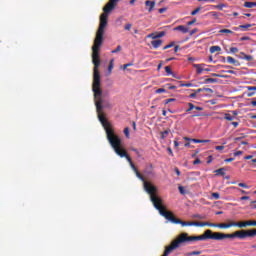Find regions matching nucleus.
Segmentation results:
<instances>
[{
    "label": "nucleus",
    "instance_id": "aec40b11",
    "mask_svg": "<svg viewBox=\"0 0 256 256\" xmlns=\"http://www.w3.org/2000/svg\"><path fill=\"white\" fill-rule=\"evenodd\" d=\"M240 55H241L240 59H244L245 61H253L252 55H247L244 52H241Z\"/></svg>",
    "mask_w": 256,
    "mask_h": 256
},
{
    "label": "nucleus",
    "instance_id": "09e8293b",
    "mask_svg": "<svg viewBox=\"0 0 256 256\" xmlns=\"http://www.w3.org/2000/svg\"><path fill=\"white\" fill-rule=\"evenodd\" d=\"M201 163V159L199 158H196L194 161H193V165H200Z\"/></svg>",
    "mask_w": 256,
    "mask_h": 256
},
{
    "label": "nucleus",
    "instance_id": "13d9d810",
    "mask_svg": "<svg viewBox=\"0 0 256 256\" xmlns=\"http://www.w3.org/2000/svg\"><path fill=\"white\" fill-rule=\"evenodd\" d=\"M166 90L164 88H159L156 90V93H165Z\"/></svg>",
    "mask_w": 256,
    "mask_h": 256
},
{
    "label": "nucleus",
    "instance_id": "0eeeda50",
    "mask_svg": "<svg viewBox=\"0 0 256 256\" xmlns=\"http://www.w3.org/2000/svg\"><path fill=\"white\" fill-rule=\"evenodd\" d=\"M118 2L119 0H109V2L104 6L103 13L100 15V25L107 26L109 14L111 11H113V9H115Z\"/></svg>",
    "mask_w": 256,
    "mask_h": 256
},
{
    "label": "nucleus",
    "instance_id": "de8ad7c7",
    "mask_svg": "<svg viewBox=\"0 0 256 256\" xmlns=\"http://www.w3.org/2000/svg\"><path fill=\"white\" fill-rule=\"evenodd\" d=\"M148 38L149 39H157V34L151 33V34L148 35Z\"/></svg>",
    "mask_w": 256,
    "mask_h": 256
},
{
    "label": "nucleus",
    "instance_id": "3c124183",
    "mask_svg": "<svg viewBox=\"0 0 256 256\" xmlns=\"http://www.w3.org/2000/svg\"><path fill=\"white\" fill-rule=\"evenodd\" d=\"M131 27H132L131 24H126V25L124 26V29H125L126 31H131Z\"/></svg>",
    "mask_w": 256,
    "mask_h": 256
},
{
    "label": "nucleus",
    "instance_id": "774afa93",
    "mask_svg": "<svg viewBox=\"0 0 256 256\" xmlns=\"http://www.w3.org/2000/svg\"><path fill=\"white\" fill-rule=\"evenodd\" d=\"M196 219H205V216H201L199 214L195 215Z\"/></svg>",
    "mask_w": 256,
    "mask_h": 256
},
{
    "label": "nucleus",
    "instance_id": "f03ea898",
    "mask_svg": "<svg viewBox=\"0 0 256 256\" xmlns=\"http://www.w3.org/2000/svg\"><path fill=\"white\" fill-rule=\"evenodd\" d=\"M160 212L161 216L165 217L167 221H171V223L181 225L182 227H217L219 225L211 222H185L179 218H176L171 211L163 212V210H160Z\"/></svg>",
    "mask_w": 256,
    "mask_h": 256
},
{
    "label": "nucleus",
    "instance_id": "2f4dec72",
    "mask_svg": "<svg viewBox=\"0 0 256 256\" xmlns=\"http://www.w3.org/2000/svg\"><path fill=\"white\" fill-rule=\"evenodd\" d=\"M205 83H217V79L215 78H208L205 80Z\"/></svg>",
    "mask_w": 256,
    "mask_h": 256
},
{
    "label": "nucleus",
    "instance_id": "a878e982",
    "mask_svg": "<svg viewBox=\"0 0 256 256\" xmlns=\"http://www.w3.org/2000/svg\"><path fill=\"white\" fill-rule=\"evenodd\" d=\"M224 119H226V121H233L235 119V116H232L231 114H226L224 115Z\"/></svg>",
    "mask_w": 256,
    "mask_h": 256
},
{
    "label": "nucleus",
    "instance_id": "f3484780",
    "mask_svg": "<svg viewBox=\"0 0 256 256\" xmlns=\"http://www.w3.org/2000/svg\"><path fill=\"white\" fill-rule=\"evenodd\" d=\"M145 6L148 7V11H149V13H151L153 11V9H155V1L147 0L145 2Z\"/></svg>",
    "mask_w": 256,
    "mask_h": 256
},
{
    "label": "nucleus",
    "instance_id": "72a5a7b5",
    "mask_svg": "<svg viewBox=\"0 0 256 256\" xmlns=\"http://www.w3.org/2000/svg\"><path fill=\"white\" fill-rule=\"evenodd\" d=\"M167 135H169V130H165V131L161 132V139H165V137H167Z\"/></svg>",
    "mask_w": 256,
    "mask_h": 256
},
{
    "label": "nucleus",
    "instance_id": "ea45409f",
    "mask_svg": "<svg viewBox=\"0 0 256 256\" xmlns=\"http://www.w3.org/2000/svg\"><path fill=\"white\" fill-rule=\"evenodd\" d=\"M230 53H239V48H237V47H231V48H230Z\"/></svg>",
    "mask_w": 256,
    "mask_h": 256
},
{
    "label": "nucleus",
    "instance_id": "2eb2a0df",
    "mask_svg": "<svg viewBox=\"0 0 256 256\" xmlns=\"http://www.w3.org/2000/svg\"><path fill=\"white\" fill-rule=\"evenodd\" d=\"M255 24H244V25H240L239 27H234V31H239V29H241V31H249L250 27H254Z\"/></svg>",
    "mask_w": 256,
    "mask_h": 256
},
{
    "label": "nucleus",
    "instance_id": "dca6fc26",
    "mask_svg": "<svg viewBox=\"0 0 256 256\" xmlns=\"http://www.w3.org/2000/svg\"><path fill=\"white\" fill-rule=\"evenodd\" d=\"M173 30L180 31L181 33H184V34L189 33V27L183 26V25L176 26Z\"/></svg>",
    "mask_w": 256,
    "mask_h": 256
},
{
    "label": "nucleus",
    "instance_id": "9b49d317",
    "mask_svg": "<svg viewBox=\"0 0 256 256\" xmlns=\"http://www.w3.org/2000/svg\"><path fill=\"white\" fill-rule=\"evenodd\" d=\"M237 225H238L239 229H243L245 227H256V221L248 220L245 222H237Z\"/></svg>",
    "mask_w": 256,
    "mask_h": 256
},
{
    "label": "nucleus",
    "instance_id": "c03bdc74",
    "mask_svg": "<svg viewBox=\"0 0 256 256\" xmlns=\"http://www.w3.org/2000/svg\"><path fill=\"white\" fill-rule=\"evenodd\" d=\"M124 135H125V137H127V139H129V127H126L124 129Z\"/></svg>",
    "mask_w": 256,
    "mask_h": 256
},
{
    "label": "nucleus",
    "instance_id": "e2e57ef3",
    "mask_svg": "<svg viewBox=\"0 0 256 256\" xmlns=\"http://www.w3.org/2000/svg\"><path fill=\"white\" fill-rule=\"evenodd\" d=\"M190 99H195L197 97V92L190 94Z\"/></svg>",
    "mask_w": 256,
    "mask_h": 256
},
{
    "label": "nucleus",
    "instance_id": "49530a36",
    "mask_svg": "<svg viewBox=\"0 0 256 256\" xmlns=\"http://www.w3.org/2000/svg\"><path fill=\"white\" fill-rule=\"evenodd\" d=\"M197 23V19H193L192 21L187 22V25L190 27L191 25H195Z\"/></svg>",
    "mask_w": 256,
    "mask_h": 256
},
{
    "label": "nucleus",
    "instance_id": "603ef678",
    "mask_svg": "<svg viewBox=\"0 0 256 256\" xmlns=\"http://www.w3.org/2000/svg\"><path fill=\"white\" fill-rule=\"evenodd\" d=\"M215 149L216 151H223V149H225V146H216Z\"/></svg>",
    "mask_w": 256,
    "mask_h": 256
},
{
    "label": "nucleus",
    "instance_id": "58836bf2",
    "mask_svg": "<svg viewBox=\"0 0 256 256\" xmlns=\"http://www.w3.org/2000/svg\"><path fill=\"white\" fill-rule=\"evenodd\" d=\"M213 199H220L221 195L218 192L212 193Z\"/></svg>",
    "mask_w": 256,
    "mask_h": 256
},
{
    "label": "nucleus",
    "instance_id": "79ce46f5",
    "mask_svg": "<svg viewBox=\"0 0 256 256\" xmlns=\"http://www.w3.org/2000/svg\"><path fill=\"white\" fill-rule=\"evenodd\" d=\"M238 187H242L243 189H249V185H247L245 183H239Z\"/></svg>",
    "mask_w": 256,
    "mask_h": 256
},
{
    "label": "nucleus",
    "instance_id": "473e14b6",
    "mask_svg": "<svg viewBox=\"0 0 256 256\" xmlns=\"http://www.w3.org/2000/svg\"><path fill=\"white\" fill-rule=\"evenodd\" d=\"M199 11H201V7H197L196 9H194V10L191 12V15H192V16H195V15H197V13H199Z\"/></svg>",
    "mask_w": 256,
    "mask_h": 256
},
{
    "label": "nucleus",
    "instance_id": "8fccbe9b",
    "mask_svg": "<svg viewBox=\"0 0 256 256\" xmlns=\"http://www.w3.org/2000/svg\"><path fill=\"white\" fill-rule=\"evenodd\" d=\"M212 77H222V78H225L227 76L221 75V74H217V73H212Z\"/></svg>",
    "mask_w": 256,
    "mask_h": 256
},
{
    "label": "nucleus",
    "instance_id": "4d7b16f0",
    "mask_svg": "<svg viewBox=\"0 0 256 256\" xmlns=\"http://www.w3.org/2000/svg\"><path fill=\"white\" fill-rule=\"evenodd\" d=\"M249 39H251L249 36H243L240 41H249Z\"/></svg>",
    "mask_w": 256,
    "mask_h": 256
},
{
    "label": "nucleus",
    "instance_id": "5701e85b",
    "mask_svg": "<svg viewBox=\"0 0 256 256\" xmlns=\"http://www.w3.org/2000/svg\"><path fill=\"white\" fill-rule=\"evenodd\" d=\"M218 51H221L220 46H211L210 47V53H217Z\"/></svg>",
    "mask_w": 256,
    "mask_h": 256
},
{
    "label": "nucleus",
    "instance_id": "052dcab7",
    "mask_svg": "<svg viewBox=\"0 0 256 256\" xmlns=\"http://www.w3.org/2000/svg\"><path fill=\"white\" fill-rule=\"evenodd\" d=\"M168 89L173 90V89H177V86L171 85V84H167Z\"/></svg>",
    "mask_w": 256,
    "mask_h": 256
},
{
    "label": "nucleus",
    "instance_id": "e433bc0d",
    "mask_svg": "<svg viewBox=\"0 0 256 256\" xmlns=\"http://www.w3.org/2000/svg\"><path fill=\"white\" fill-rule=\"evenodd\" d=\"M113 63H114V60H110V63H109V66H108V71L112 72L113 71Z\"/></svg>",
    "mask_w": 256,
    "mask_h": 256
},
{
    "label": "nucleus",
    "instance_id": "37998d69",
    "mask_svg": "<svg viewBox=\"0 0 256 256\" xmlns=\"http://www.w3.org/2000/svg\"><path fill=\"white\" fill-rule=\"evenodd\" d=\"M174 101H176L175 98H169L165 100V105H168V103H173Z\"/></svg>",
    "mask_w": 256,
    "mask_h": 256
},
{
    "label": "nucleus",
    "instance_id": "f8f14e48",
    "mask_svg": "<svg viewBox=\"0 0 256 256\" xmlns=\"http://www.w3.org/2000/svg\"><path fill=\"white\" fill-rule=\"evenodd\" d=\"M207 65L206 64H193V67L196 69V73L198 75H201V73H203V71H211V69L209 68H205Z\"/></svg>",
    "mask_w": 256,
    "mask_h": 256
},
{
    "label": "nucleus",
    "instance_id": "393cba45",
    "mask_svg": "<svg viewBox=\"0 0 256 256\" xmlns=\"http://www.w3.org/2000/svg\"><path fill=\"white\" fill-rule=\"evenodd\" d=\"M201 255V251H192L185 254V256Z\"/></svg>",
    "mask_w": 256,
    "mask_h": 256
},
{
    "label": "nucleus",
    "instance_id": "f704fd0d",
    "mask_svg": "<svg viewBox=\"0 0 256 256\" xmlns=\"http://www.w3.org/2000/svg\"><path fill=\"white\" fill-rule=\"evenodd\" d=\"M215 7V9H219V11H223V7H227V5H225V4H219V5H216V6H214Z\"/></svg>",
    "mask_w": 256,
    "mask_h": 256
},
{
    "label": "nucleus",
    "instance_id": "bb28decb",
    "mask_svg": "<svg viewBox=\"0 0 256 256\" xmlns=\"http://www.w3.org/2000/svg\"><path fill=\"white\" fill-rule=\"evenodd\" d=\"M188 109L186 110V113H191V111H193V109H195V105H193V103H188Z\"/></svg>",
    "mask_w": 256,
    "mask_h": 256
},
{
    "label": "nucleus",
    "instance_id": "9d476101",
    "mask_svg": "<svg viewBox=\"0 0 256 256\" xmlns=\"http://www.w3.org/2000/svg\"><path fill=\"white\" fill-rule=\"evenodd\" d=\"M241 239H245L247 237H255L256 236V229L252 230H240Z\"/></svg>",
    "mask_w": 256,
    "mask_h": 256
},
{
    "label": "nucleus",
    "instance_id": "1a4fd4ad",
    "mask_svg": "<svg viewBox=\"0 0 256 256\" xmlns=\"http://www.w3.org/2000/svg\"><path fill=\"white\" fill-rule=\"evenodd\" d=\"M105 25L99 24L98 30L96 32V37L94 39V44L92 46V51H100L101 45H103V35H105Z\"/></svg>",
    "mask_w": 256,
    "mask_h": 256
},
{
    "label": "nucleus",
    "instance_id": "b1692460",
    "mask_svg": "<svg viewBox=\"0 0 256 256\" xmlns=\"http://www.w3.org/2000/svg\"><path fill=\"white\" fill-rule=\"evenodd\" d=\"M214 173H215L216 175H221V176H223V175H225V168H219V169L215 170Z\"/></svg>",
    "mask_w": 256,
    "mask_h": 256
},
{
    "label": "nucleus",
    "instance_id": "864d4df0",
    "mask_svg": "<svg viewBox=\"0 0 256 256\" xmlns=\"http://www.w3.org/2000/svg\"><path fill=\"white\" fill-rule=\"evenodd\" d=\"M239 155H243V151L234 152V157H239Z\"/></svg>",
    "mask_w": 256,
    "mask_h": 256
},
{
    "label": "nucleus",
    "instance_id": "423d86ee",
    "mask_svg": "<svg viewBox=\"0 0 256 256\" xmlns=\"http://www.w3.org/2000/svg\"><path fill=\"white\" fill-rule=\"evenodd\" d=\"M110 145L115 151L116 155H119V157H125L129 164L133 163L131 156H129L127 151H125V148H123V141H121V138H116L114 141L110 142Z\"/></svg>",
    "mask_w": 256,
    "mask_h": 256
},
{
    "label": "nucleus",
    "instance_id": "ddd939ff",
    "mask_svg": "<svg viewBox=\"0 0 256 256\" xmlns=\"http://www.w3.org/2000/svg\"><path fill=\"white\" fill-rule=\"evenodd\" d=\"M217 227L218 229H231V227H238V224L237 222L219 223Z\"/></svg>",
    "mask_w": 256,
    "mask_h": 256
},
{
    "label": "nucleus",
    "instance_id": "6e6d98bb",
    "mask_svg": "<svg viewBox=\"0 0 256 256\" xmlns=\"http://www.w3.org/2000/svg\"><path fill=\"white\" fill-rule=\"evenodd\" d=\"M191 142H192V143H201L202 141H201V139L192 138V139H191Z\"/></svg>",
    "mask_w": 256,
    "mask_h": 256
},
{
    "label": "nucleus",
    "instance_id": "5fc2aeb1",
    "mask_svg": "<svg viewBox=\"0 0 256 256\" xmlns=\"http://www.w3.org/2000/svg\"><path fill=\"white\" fill-rule=\"evenodd\" d=\"M224 161H225V163H231V162L235 161V158H226Z\"/></svg>",
    "mask_w": 256,
    "mask_h": 256
},
{
    "label": "nucleus",
    "instance_id": "338daca9",
    "mask_svg": "<svg viewBox=\"0 0 256 256\" xmlns=\"http://www.w3.org/2000/svg\"><path fill=\"white\" fill-rule=\"evenodd\" d=\"M174 147H175V149L179 148V142L177 140L174 141Z\"/></svg>",
    "mask_w": 256,
    "mask_h": 256
},
{
    "label": "nucleus",
    "instance_id": "6e6552de",
    "mask_svg": "<svg viewBox=\"0 0 256 256\" xmlns=\"http://www.w3.org/2000/svg\"><path fill=\"white\" fill-rule=\"evenodd\" d=\"M92 63L93 68V81H101V73L99 72V67L101 66V57L99 56V51L92 50Z\"/></svg>",
    "mask_w": 256,
    "mask_h": 256
},
{
    "label": "nucleus",
    "instance_id": "7ed1b4c3",
    "mask_svg": "<svg viewBox=\"0 0 256 256\" xmlns=\"http://www.w3.org/2000/svg\"><path fill=\"white\" fill-rule=\"evenodd\" d=\"M188 243L191 241H207V239H212L213 241H223L225 239V233L213 232L211 230H206L203 235L200 236H189L187 234Z\"/></svg>",
    "mask_w": 256,
    "mask_h": 256
},
{
    "label": "nucleus",
    "instance_id": "6ab92c4d",
    "mask_svg": "<svg viewBox=\"0 0 256 256\" xmlns=\"http://www.w3.org/2000/svg\"><path fill=\"white\" fill-rule=\"evenodd\" d=\"M227 63H230V65H235L236 67L239 65V61H237L235 58L228 56Z\"/></svg>",
    "mask_w": 256,
    "mask_h": 256
},
{
    "label": "nucleus",
    "instance_id": "20e7f679",
    "mask_svg": "<svg viewBox=\"0 0 256 256\" xmlns=\"http://www.w3.org/2000/svg\"><path fill=\"white\" fill-rule=\"evenodd\" d=\"M92 91L94 93V101L96 111L99 113L103 111V105H105V99L103 98V90L101 89V80L92 82Z\"/></svg>",
    "mask_w": 256,
    "mask_h": 256
},
{
    "label": "nucleus",
    "instance_id": "39448f33",
    "mask_svg": "<svg viewBox=\"0 0 256 256\" xmlns=\"http://www.w3.org/2000/svg\"><path fill=\"white\" fill-rule=\"evenodd\" d=\"M98 113V119L103 126L104 130L106 131V137L109 143L112 141H115V139H118V135L115 134L113 129L111 128V123L107 121L105 118V114H103V111L97 112Z\"/></svg>",
    "mask_w": 256,
    "mask_h": 256
},
{
    "label": "nucleus",
    "instance_id": "bf43d9fd",
    "mask_svg": "<svg viewBox=\"0 0 256 256\" xmlns=\"http://www.w3.org/2000/svg\"><path fill=\"white\" fill-rule=\"evenodd\" d=\"M181 87H193L192 83L181 84Z\"/></svg>",
    "mask_w": 256,
    "mask_h": 256
},
{
    "label": "nucleus",
    "instance_id": "4468645a",
    "mask_svg": "<svg viewBox=\"0 0 256 256\" xmlns=\"http://www.w3.org/2000/svg\"><path fill=\"white\" fill-rule=\"evenodd\" d=\"M224 239H241V230L232 234H224Z\"/></svg>",
    "mask_w": 256,
    "mask_h": 256
},
{
    "label": "nucleus",
    "instance_id": "a19ab883",
    "mask_svg": "<svg viewBox=\"0 0 256 256\" xmlns=\"http://www.w3.org/2000/svg\"><path fill=\"white\" fill-rule=\"evenodd\" d=\"M130 167H131V169L134 171V173L137 172V171H139V170L137 169V166H135V164H134L133 162L130 163Z\"/></svg>",
    "mask_w": 256,
    "mask_h": 256
},
{
    "label": "nucleus",
    "instance_id": "69168bd1",
    "mask_svg": "<svg viewBox=\"0 0 256 256\" xmlns=\"http://www.w3.org/2000/svg\"><path fill=\"white\" fill-rule=\"evenodd\" d=\"M165 11H167V8H160L158 10V13H165Z\"/></svg>",
    "mask_w": 256,
    "mask_h": 256
},
{
    "label": "nucleus",
    "instance_id": "680f3d73",
    "mask_svg": "<svg viewBox=\"0 0 256 256\" xmlns=\"http://www.w3.org/2000/svg\"><path fill=\"white\" fill-rule=\"evenodd\" d=\"M240 201H249V196H242Z\"/></svg>",
    "mask_w": 256,
    "mask_h": 256
},
{
    "label": "nucleus",
    "instance_id": "cd10ccee",
    "mask_svg": "<svg viewBox=\"0 0 256 256\" xmlns=\"http://www.w3.org/2000/svg\"><path fill=\"white\" fill-rule=\"evenodd\" d=\"M219 33H228L229 35H233V31L230 29H221Z\"/></svg>",
    "mask_w": 256,
    "mask_h": 256
},
{
    "label": "nucleus",
    "instance_id": "c756f323",
    "mask_svg": "<svg viewBox=\"0 0 256 256\" xmlns=\"http://www.w3.org/2000/svg\"><path fill=\"white\" fill-rule=\"evenodd\" d=\"M171 47H175V42H171L170 44L163 47V50L171 49Z\"/></svg>",
    "mask_w": 256,
    "mask_h": 256
},
{
    "label": "nucleus",
    "instance_id": "4be33fe9",
    "mask_svg": "<svg viewBox=\"0 0 256 256\" xmlns=\"http://www.w3.org/2000/svg\"><path fill=\"white\" fill-rule=\"evenodd\" d=\"M244 7L247 9H252V7H256V2H245Z\"/></svg>",
    "mask_w": 256,
    "mask_h": 256
},
{
    "label": "nucleus",
    "instance_id": "c9c22d12",
    "mask_svg": "<svg viewBox=\"0 0 256 256\" xmlns=\"http://www.w3.org/2000/svg\"><path fill=\"white\" fill-rule=\"evenodd\" d=\"M121 45H118L117 47H116V49H114V50H112L111 51V53H113V54H115V53H119V51H121Z\"/></svg>",
    "mask_w": 256,
    "mask_h": 256
},
{
    "label": "nucleus",
    "instance_id": "4c0bfd02",
    "mask_svg": "<svg viewBox=\"0 0 256 256\" xmlns=\"http://www.w3.org/2000/svg\"><path fill=\"white\" fill-rule=\"evenodd\" d=\"M156 37H157V39H161V37H165V31L157 33Z\"/></svg>",
    "mask_w": 256,
    "mask_h": 256
},
{
    "label": "nucleus",
    "instance_id": "7c9ffc66",
    "mask_svg": "<svg viewBox=\"0 0 256 256\" xmlns=\"http://www.w3.org/2000/svg\"><path fill=\"white\" fill-rule=\"evenodd\" d=\"M165 71H166L167 75H173V71L171 70L170 66H165Z\"/></svg>",
    "mask_w": 256,
    "mask_h": 256
},
{
    "label": "nucleus",
    "instance_id": "0e129e2a",
    "mask_svg": "<svg viewBox=\"0 0 256 256\" xmlns=\"http://www.w3.org/2000/svg\"><path fill=\"white\" fill-rule=\"evenodd\" d=\"M204 91H206V93H213V89L211 88H204Z\"/></svg>",
    "mask_w": 256,
    "mask_h": 256
},
{
    "label": "nucleus",
    "instance_id": "c85d7f7f",
    "mask_svg": "<svg viewBox=\"0 0 256 256\" xmlns=\"http://www.w3.org/2000/svg\"><path fill=\"white\" fill-rule=\"evenodd\" d=\"M178 190H179L181 195H185L187 193V191L185 190V187H183V186H179Z\"/></svg>",
    "mask_w": 256,
    "mask_h": 256
},
{
    "label": "nucleus",
    "instance_id": "f257e3e1",
    "mask_svg": "<svg viewBox=\"0 0 256 256\" xmlns=\"http://www.w3.org/2000/svg\"><path fill=\"white\" fill-rule=\"evenodd\" d=\"M136 177H138V179H140V181H143L144 183V189L145 191H147L150 194V201L153 203L155 209H157V211H159L160 215H161V211H163L164 213H169V211H167V208L165 206H163V200L159 197H157L156 193H157V187L153 186L151 183L145 181V177H143V175H141V172L139 170H137L135 172Z\"/></svg>",
    "mask_w": 256,
    "mask_h": 256
},
{
    "label": "nucleus",
    "instance_id": "a18cd8bd",
    "mask_svg": "<svg viewBox=\"0 0 256 256\" xmlns=\"http://www.w3.org/2000/svg\"><path fill=\"white\" fill-rule=\"evenodd\" d=\"M132 65H133V63L124 64V65L122 66L123 71H125V69H127V67H132Z\"/></svg>",
    "mask_w": 256,
    "mask_h": 256
},
{
    "label": "nucleus",
    "instance_id": "a211bd4d",
    "mask_svg": "<svg viewBox=\"0 0 256 256\" xmlns=\"http://www.w3.org/2000/svg\"><path fill=\"white\" fill-rule=\"evenodd\" d=\"M151 45L154 49H159L163 45V40H153L151 41Z\"/></svg>",
    "mask_w": 256,
    "mask_h": 256
},
{
    "label": "nucleus",
    "instance_id": "412c9836",
    "mask_svg": "<svg viewBox=\"0 0 256 256\" xmlns=\"http://www.w3.org/2000/svg\"><path fill=\"white\" fill-rule=\"evenodd\" d=\"M247 90L250 91L248 93V97H253L255 95L256 86H248Z\"/></svg>",
    "mask_w": 256,
    "mask_h": 256
}]
</instances>
